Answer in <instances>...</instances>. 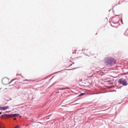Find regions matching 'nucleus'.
I'll return each mask as SVG.
<instances>
[{"instance_id":"nucleus-7","label":"nucleus","mask_w":128,"mask_h":128,"mask_svg":"<svg viewBox=\"0 0 128 128\" xmlns=\"http://www.w3.org/2000/svg\"><path fill=\"white\" fill-rule=\"evenodd\" d=\"M20 126H16L14 128H20Z\"/></svg>"},{"instance_id":"nucleus-6","label":"nucleus","mask_w":128,"mask_h":128,"mask_svg":"<svg viewBox=\"0 0 128 128\" xmlns=\"http://www.w3.org/2000/svg\"><path fill=\"white\" fill-rule=\"evenodd\" d=\"M84 93H81L80 95H79L78 96H82L84 94Z\"/></svg>"},{"instance_id":"nucleus-2","label":"nucleus","mask_w":128,"mask_h":128,"mask_svg":"<svg viewBox=\"0 0 128 128\" xmlns=\"http://www.w3.org/2000/svg\"><path fill=\"white\" fill-rule=\"evenodd\" d=\"M119 82L123 86H126L128 84L126 80L122 78L120 79L119 80Z\"/></svg>"},{"instance_id":"nucleus-3","label":"nucleus","mask_w":128,"mask_h":128,"mask_svg":"<svg viewBox=\"0 0 128 128\" xmlns=\"http://www.w3.org/2000/svg\"><path fill=\"white\" fill-rule=\"evenodd\" d=\"M2 83L4 84H6L9 83L8 79L6 78H3L2 80Z\"/></svg>"},{"instance_id":"nucleus-1","label":"nucleus","mask_w":128,"mask_h":128,"mask_svg":"<svg viewBox=\"0 0 128 128\" xmlns=\"http://www.w3.org/2000/svg\"><path fill=\"white\" fill-rule=\"evenodd\" d=\"M20 116V115L18 114H5L4 115H2V116H7L8 117H18Z\"/></svg>"},{"instance_id":"nucleus-5","label":"nucleus","mask_w":128,"mask_h":128,"mask_svg":"<svg viewBox=\"0 0 128 128\" xmlns=\"http://www.w3.org/2000/svg\"><path fill=\"white\" fill-rule=\"evenodd\" d=\"M4 124L1 123H0V128H4Z\"/></svg>"},{"instance_id":"nucleus-10","label":"nucleus","mask_w":128,"mask_h":128,"mask_svg":"<svg viewBox=\"0 0 128 128\" xmlns=\"http://www.w3.org/2000/svg\"><path fill=\"white\" fill-rule=\"evenodd\" d=\"M2 114V113L1 112H0V114Z\"/></svg>"},{"instance_id":"nucleus-4","label":"nucleus","mask_w":128,"mask_h":128,"mask_svg":"<svg viewBox=\"0 0 128 128\" xmlns=\"http://www.w3.org/2000/svg\"><path fill=\"white\" fill-rule=\"evenodd\" d=\"M9 107L8 106H6L4 107H0V110H4L8 108Z\"/></svg>"},{"instance_id":"nucleus-8","label":"nucleus","mask_w":128,"mask_h":128,"mask_svg":"<svg viewBox=\"0 0 128 128\" xmlns=\"http://www.w3.org/2000/svg\"><path fill=\"white\" fill-rule=\"evenodd\" d=\"M66 88H61L59 90H63L65 89Z\"/></svg>"},{"instance_id":"nucleus-9","label":"nucleus","mask_w":128,"mask_h":128,"mask_svg":"<svg viewBox=\"0 0 128 128\" xmlns=\"http://www.w3.org/2000/svg\"><path fill=\"white\" fill-rule=\"evenodd\" d=\"M16 120V118H14L13 119V120Z\"/></svg>"}]
</instances>
